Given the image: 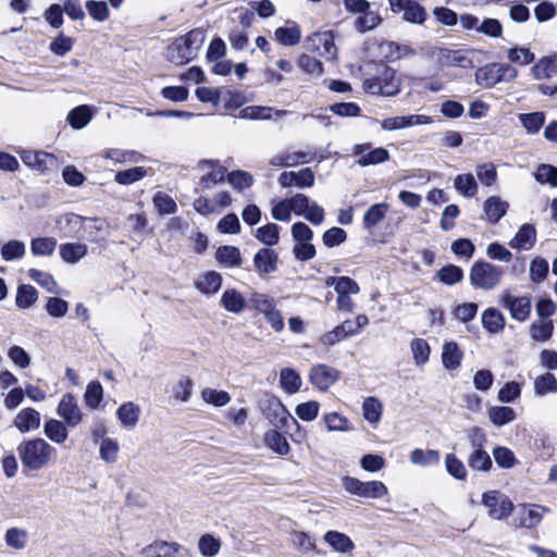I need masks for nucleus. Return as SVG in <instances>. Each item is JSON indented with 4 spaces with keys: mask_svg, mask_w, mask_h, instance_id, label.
<instances>
[{
    "mask_svg": "<svg viewBox=\"0 0 557 557\" xmlns=\"http://www.w3.org/2000/svg\"><path fill=\"white\" fill-rule=\"evenodd\" d=\"M536 182L557 187V166L552 164H540L534 173Z\"/></svg>",
    "mask_w": 557,
    "mask_h": 557,
    "instance_id": "53",
    "label": "nucleus"
},
{
    "mask_svg": "<svg viewBox=\"0 0 557 557\" xmlns=\"http://www.w3.org/2000/svg\"><path fill=\"white\" fill-rule=\"evenodd\" d=\"M278 255L272 248H261L253 257V265L260 276L273 273L277 269Z\"/></svg>",
    "mask_w": 557,
    "mask_h": 557,
    "instance_id": "14",
    "label": "nucleus"
},
{
    "mask_svg": "<svg viewBox=\"0 0 557 557\" xmlns=\"http://www.w3.org/2000/svg\"><path fill=\"white\" fill-rule=\"evenodd\" d=\"M323 539L335 552L341 554L351 553L356 547L348 535L338 531L330 530Z\"/></svg>",
    "mask_w": 557,
    "mask_h": 557,
    "instance_id": "21",
    "label": "nucleus"
},
{
    "mask_svg": "<svg viewBox=\"0 0 557 557\" xmlns=\"http://www.w3.org/2000/svg\"><path fill=\"white\" fill-rule=\"evenodd\" d=\"M343 486L346 492L364 498H382L387 494V487L381 481L362 482L357 478L345 476Z\"/></svg>",
    "mask_w": 557,
    "mask_h": 557,
    "instance_id": "6",
    "label": "nucleus"
},
{
    "mask_svg": "<svg viewBox=\"0 0 557 557\" xmlns=\"http://www.w3.org/2000/svg\"><path fill=\"white\" fill-rule=\"evenodd\" d=\"M44 433L55 444L64 443L69 436L66 425L62 421L52 418L45 422Z\"/></svg>",
    "mask_w": 557,
    "mask_h": 557,
    "instance_id": "26",
    "label": "nucleus"
},
{
    "mask_svg": "<svg viewBox=\"0 0 557 557\" xmlns=\"http://www.w3.org/2000/svg\"><path fill=\"white\" fill-rule=\"evenodd\" d=\"M103 396V388L100 382L98 381H91L87 387L84 395V399L86 405L91 408L96 409L99 407Z\"/></svg>",
    "mask_w": 557,
    "mask_h": 557,
    "instance_id": "58",
    "label": "nucleus"
},
{
    "mask_svg": "<svg viewBox=\"0 0 557 557\" xmlns=\"http://www.w3.org/2000/svg\"><path fill=\"white\" fill-rule=\"evenodd\" d=\"M503 306L510 311L511 317L517 321H525L531 312V299L528 296H512L505 294L502 299Z\"/></svg>",
    "mask_w": 557,
    "mask_h": 557,
    "instance_id": "13",
    "label": "nucleus"
},
{
    "mask_svg": "<svg viewBox=\"0 0 557 557\" xmlns=\"http://www.w3.org/2000/svg\"><path fill=\"white\" fill-rule=\"evenodd\" d=\"M436 277L445 285H455L462 281L463 271L458 265L447 264L437 271Z\"/></svg>",
    "mask_w": 557,
    "mask_h": 557,
    "instance_id": "41",
    "label": "nucleus"
},
{
    "mask_svg": "<svg viewBox=\"0 0 557 557\" xmlns=\"http://www.w3.org/2000/svg\"><path fill=\"white\" fill-rule=\"evenodd\" d=\"M554 333V324L552 321H540L534 322L530 326L531 337L536 341L544 343L548 341Z\"/></svg>",
    "mask_w": 557,
    "mask_h": 557,
    "instance_id": "52",
    "label": "nucleus"
},
{
    "mask_svg": "<svg viewBox=\"0 0 557 557\" xmlns=\"http://www.w3.org/2000/svg\"><path fill=\"white\" fill-rule=\"evenodd\" d=\"M454 187L459 194L467 198H471L478 193L476 181L470 173L457 175L454 180Z\"/></svg>",
    "mask_w": 557,
    "mask_h": 557,
    "instance_id": "31",
    "label": "nucleus"
},
{
    "mask_svg": "<svg viewBox=\"0 0 557 557\" xmlns=\"http://www.w3.org/2000/svg\"><path fill=\"white\" fill-rule=\"evenodd\" d=\"M0 252L2 259L10 262L22 259L25 256L26 247L22 240L11 239L2 245Z\"/></svg>",
    "mask_w": 557,
    "mask_h": 557,
    "instance_id": "33",
    "label": "nucleus"
},
{
    "mask_svg": "<svg viewBox=\"0 0 557 557\" xmlns=\"http://www.w3.org/2000/svg\"><path fill=\"white\" fill-rule=\"evenodd\" d=\"M468 466L474 471L487 472L492 468V459L488 453L483 450H472L467 459Z\"/></svg>",
    "mask_w": 557,
    "mask_h": 557,
    "instance_id": "40",
    "label": "nucleus"
},
{
    "mask_svg": "<svg viewBox=\"0 0 557 557\" xmlns=\"http://www.w3.org/2000/svg\"><path fill=\"white\" fill-rule=\"evenodd\" d=\"M476 83L485 88H491L499 83V76L495 63L486 65L475 73Z\"/></svg>",
    "mask_w": 557,
    "mask_h": 557,
    "instance_id": "47",
    "label": "nucleus"
},
{
    "mask_svg": "<svg viewBox=\"0 0 557 557\" xmlns=\"http://www.w3.org/2000/svg\"><path fill=\"white\" fill-rule=\"evenodd\" d=\"M40 413L34 408L22 409L14 418V426L22 433L37 430L40 426Z\"/></svg>",
    "mask_w": 557,
    "mask_h": 557,
    "instance_id": "18",
    "label": "nucleus"
},
{
    "mask_svg": "<svg viewBox=\"0 0 557 557\" xmlns=\"http://www.w3.org/2000/svg\"><path fill=\"white\" fill-rule=\"evenodd\" d=\"M482 325L491 334H497L505 327L503 313L495 308H487L482 313Z\"/></svg>",
    "mask_w": 557,
    "mask_h": 557,
    "instance_id": "25",
    "label": "nucleus"
},
{
    "mask_svg": "<svg viewBox=\"0 0 557 557\" xmlns=\"http://www.w3.org/2000/svg\"><path fill=\"white\" fill-rule=\"evenodd\" d=\"M363 89L370 95L396 96L400 91V79L394 69L381 64L373 77L364 79Z\"/></svg>",
    "mask_w": 557,
    "mask_h": 557,
    "instance_id": "4",
    "label": "nucleus"
},
{
    "mask_svg": "<svg viewBox=\"0 0 557 557\" xmlns=\"http://www.w3.org/2000/svg\"><path fill=\"white\" fill-rule=\"evenodd\" d=\"M488 418L496 426H503L516 419V412L511 407L494 406L488 409Z\"/></svg>",
    "mask_w": 557,
    "mask_h": 557,
    "instance_id": "34",
    "label": "nucleus"
},
{
    "mask_svg": "<svg viewBox=\"0 0 557 557\" xmlns=\"http://www.w3.org/2000/svg\"><path fill=\"white\" fill-rule=\"evenodd\" d=\"M508 203L497 196L488 197L483 205V211L490 223L496 224L506 214Z\"/></svg>",
    "mask_w": 557,
    "mask_h": 557,
    "instance_id": "22",
    "label": "nucleus"
},
{
    "mask_svg": "<svg viewBox=\"0 0 557 557\" xmlns=\"http://www.w3.org/2000/svg\"><path fill=\"white\" fill-rule=\"evenodd\" d=\"M347 239V233L342 227L333 226L326 230L322 235V242L325 247L333 248L339 246Z\"/></svg>",
    "mask_w": 557,
    "mask_h": 557,
    "instance_id": "64",
    "label": "nucleus"
},
{
    "mask_svg": "<svg viewBox=\"0 0 557 557\" xmlns=\"http://www.w3.org/2000/svg\"><path fill=\"white\" fill-rule=\"evenodd\" d=\"M147 175V170L143 166H135L115 173L114 181L120 185H131L143 180Z\"/></svg>",
    "mask_w": 557,
    "mask_h": 557,
    "instance_id": "44",
    "label": "nucleus"
},
{
    "mask_svg": "<svg viewBox=\"0 0 557 557\" xmlns=\"http://www.w3.org/2000/svg\"><path fill=\"white\" fill-rule=\"evenodd\" d=\"M305 46L309 51L318 52L319 55L327 60L336 58L337 49L334 44V35L332 32H319L307 37Z\"/></svg>",
    "mask_w": 557,
    "mask_h": 557,
    "instance_id": "8",
    "label": "nucleus"
},
{
    "mask_svg": "<svg viewBox=\"0 0 557 557\" xmlns=\"http://www.w3.org/2000/svg\"><path fill=\"white\" fill-rule=\"evenodd\" d=\"M28 276L48 293L58 294V284L51 274L37 269H29Z\"/></svg>",
    "mask_w": 557,
    "mask_h": 557,
    "instance_id": "49",
    "label": "nucleus"
},
{
    "mask_svg": "<svg viewBox=\"0 0 557 557\" xmlns=\"http://www.w3.org/2000/svg\"><path fill=\"white\" fill-rule=\"evenodd\" d=\"M542 519L543 516L537 509L524 505L519 516L515 519V524L516 527L532 529L539 525Z\"/></svg>",
    "mask_w": 557,
    "mask_h": 557,
    "instance_id": "30",
    "label": "nucleus"
},
{
    "mask_svg": "<svg viewBox=\"0 0 557 557\" xmlns=\"http://www.w3.org/2000/svg\"><path fill=\"white\" fill-rule=\"evenodd\" d=\"M259 408L263 417L269 420L275 429L287 430L289 428V423L294 424L297 428L296 437L293 436L295 442H300L305 437L300 432V424L298 421L289 413L277 397L265 394L259 400Z\"/></svg>",
    "mask_w": 557,
    "mask_h": 557,
    "instance_id": "3",
    "label": "nucleus"
},
{
    "mask_svg": "<svg viewBox=\"0 0 557 557\" xmlns=\"http://www.w3.org/2000/svg\"><path fill=\"white\" fill-rule=\"evenodd\" d=\"M205 39L206 33L203 29H191L168 46L165 58L174 64H186L197 57Z\"/></svg>",
    "mask_w": 557,
    "mask_h": 557,
    "instance_id": "2",
    "label": "nucleus"
},
{
    "mask_svg": "<svg viewBox=\"0 0 557 557\" xmlns=\"http://www.w3.org/2000/svg\"><path fill=\"white\" fill-rule=\"evenodd\" d=\"M382 22L381 16L373 11H366L355 20V28L363 34L375 28Z\"/></svg>",
    "mask_w": 557,
    "mask_h": 557,
    "instance_id": "45",
    "label": "nucleus"
},
{
    "mask_svg": "<svg viewBox=\"0 0 557 557\" xmlns=\"http://www.w3.org/2000/svg\"><path fill=\"white\" fill-rule=\"evenodd\" d=\"M436 61L442 66H459L462 69L470 67L472 61L461 50H450L447 48H441L435 53Z\"/></svg>",
    "mask_w": 557,
    "mask_h": 557,
    "instance_id": "15",
    "label": "nucleus"
},
{
    "mask_svg": "<svg viewBox=\"0 0 557 557\" xmlns=\"http://www.w3.org/2000/svg\"><path fill=\"white\" fill-rule=\"evenodd\" d=\"M298 67L315 77H319L323 73V65L321 61L309 54H301L297 60Z\"/></svg>",
    "mask_w": 557,
    "mask_h": 557,
    "instance_id": "62",
    "label": "nucleus"
},
{
    "mask_svg": "<svg viewBox=\"0 0 557 557\" xmlns=\"http://www.w3.org/2000/svg\"><path fill=\"white\" fill-rule=\"evenodd\" d=\"M264 443L272 451L280 456L287 455L290 449L286 437L276 429L265 433Z\"/></svg>",
    "mask_w": 557,
    "mask_h": 557,
    "instance_id": "29",
    "label": "nucleus"
},
{
    "mask_svg": "<svg viewBox=\"0 0 557 557\" xmlns=\"http://www.w3.org/2000/svg\"><path fill=\"white\" fill-rule=\"evenodd\" d=\"M91 119L90 109L87 106H78L72 109L67 115V121L73 128L81 129L85 127Z\"/></svg>",
    "mask_w": 557,
    "mask_h": 557,
    "instance_id": "42",
    "label": "nucleus"
},
{
    "mask_svg": "<svg viewBox=\"0 0 557 557\" xmlns=\"http://www.w3.org/2000/svg\"><path fill=\"white\" fill-rule=\"evenodd\" d=\"M352 154L359 157L356 163L362 168L376 165L389 159L387 149L383 147L372 149L370 143L356 144L352 148Z\"/></svg>",
    "mask_w": 557,
    "mask_h": 557,
    "instance_id": "9",
    "label": "nucleus"
},
{
    "mask_svg": "<svg viewBox=\"0 0 557 557\" xmlns=\"http://www.w3.org/2000/svg\"><path fill=\"white\" fill-rule=\"evenodd\" d=\"M363 417L370 423H376L381 419L382 404L375 397H368L362 404Z\"/></svg>",
    "mask_w": 557,
    "mask_h": 557,
    "instance_id": "59",
    "label": "nucleus"
},
{
    "mask_svg": "<svg viewBox=\"0 0 557 557\" xmlns=\"http://www.w3.org/2000/svg\"><path fill=\"white\" fill-rule=\"evenodd\" d=\"M221 306L228 312L238 314L246 308L245 297L235 288H227L221 296Z\"/></svg>",
    "mask_w": 557,
    "mask_h": 557,
    "instance_id": "20",
    "label": "nucleus"
},
{
    "mask_svg": "<svg viewBox=\"0 0 557 557\" xmlns=\"http://www.w3.org/2000/svg\"><path fill=\"white\" fill-rule=\"evenodd\" d=\"M440 453L434 449L423 450L420 448H416L409 455L410 462L421 467L437 465L440 462Z\"/></svg>",
    "mask_w": 557,
    "mask_h": 557,
    "instance_id": "32",
    "label": "nucleus"
},
{
    "mask_svg": "<svg viewBox=\"0 0 557 557\" xmlns=\"http://www.w3.org/2000/svg\"><path fill=\"white\" fill-rule=\"evenodd\" d=\"M57 245L53 237H37L30 242V251L37 257H48L54 252Z\"/></svg>",
    "mask_w": 557,
    "mask_h": 557,
    "instance_id": "35",
    "label": "nucleus"
},
{
    "mask_svg": "<svg viewBox=\"0 0 557 557\" xmlns=\"http://www.w3.org/2000/svg\"><path fill=\"white\" fill-rule=\"evenodd\" d=\"M27 532L18 528H10L4 535L5 544L14 549H23L27 544Z\"/></svg>",
    "mask_w": 557,
    "mask_h": 557,
    "instance_id": "55",
    "label": "nucleus"
},
{
    "mask_svg": "<svg viewBox=\"0 0 557 557\" xmlns=\"http://www.w3.org/2000/svg\"><path fill=\"white\" fill-rule=\"evenodd\" d=\"M519 120L528 133L536 134L545 123V114L543 112L521 113Z\"/></svg>",
    "mask_w": 557,
    "mask_h": 557,
    "instance_id": "46",
    "label": "nucleus"
},
{
    "mask_svg": "<svg viewBox=\"0 0 557 557\" xmlns=\"http://www.w3.org/2000/svg\"><path fill=\"white\" fill-rule=\"evenodd\" d=\"M403 11L404 20L409 23L422 24L426 18L425 9L416 1L406 2Z\"/></svg>",
    "mask_w": 557,
    "mask_h": 557,
    "instance_id": "51",
    "label": "nucleus"
},
{
    "mask_svg": "<svg viewBox=\"0 0 557 557\" xmlns=\"http://www.w3.org/2000/svg\"><path fill=\"white\" fill-rule=\"evenodd\" d=\"M504 273L503 267L479 260L470 269V283L475 288L491 290L499 284Z\"/></svg>",
    "mask_w": 557,
    "mask_h": 557,
    "instance_id": "5",
    "label": "nucleus"
},
{
    "mask_svg": "<svg viewBox=\"0 0 557 557\" xmlns=\"http://www.w3.org/2000/svg\"><path fill=\"white\" fill-rule=\"evenodd\" d=\"M549 265L547 260L542 257H535L530 263V280L539 284L547 277Z\"/></svg>",
    "mask_w": 557,
    "mask_h": 557,
    "instance_id": "50",
    "label": "nucleus"
},
{
    "mask_svg": "<svg viewBox=\"0 0 557 557\" xmlns=\"http://www.w3.org/2000/svg\"><path fill=\"white\" fill-rule=\"evenodd\" d=\"M536 242V230L534 225L525 223L521 225L509 246L517 250H530Z\"/></svg>",
    "mask_w": 557,
    "mask_h": 557,
    "instance_id": "16",
    "label": "nucleus"
},
{
    "mask_svg": "<svg viewBox=\"0 0 557 557\" xmlns=\"http://www.w3.org/2000/svg\"><path fill=\"white\" fill-rule=\"evenodd\" d=\"M61 259L70 264L81 261L88 252V247L82 243H65L60 245Z\"/></svg>",
    "mask_w": 557,
    "mask_h": 557,
    "instance_id": "23",
    "label": "nucleus"
},
{
    "mask_svg": "<svg viewBox=\"0 0 557 557\" xmlns=\"http://www.w3.org/2000/svg\"><path fill=\"white\" fill-rule=\"evenodd\" d=\"M57 414L61 417L66 425L76 426L83 420V413L78 407L75 396L71 393L64 394L57 408Z\"/></svg>",
    "mask_w": 557,
    "mask_h": 557,
    "instance_id": "11",
    "label": "nucleus"
},
{
    "mask_svg": "<svg viewBox=\"0 0 557 557\" xmlns=\"http://www.w3.org/2000/svg\"><path fill=\"white\" fill-rule=\"evenodd\" d=\"M249 302L256 311L263 315L276 307L274 298L262 293H252L249 297Z\"/></svg>",
    "mask_w": 557,
    "mask_h": 557,
    "instance_id": "54",
    "label": "nucleus"
},
{
    "mask_svg": "<svg viewBox=\"0 0 557 557\" xmlns=\"http://www.w3.org/2000/svg\"><path fill=\"white\" fill-rule=\"evenodd\" d=\"M143 557H189L188 550L176 542L156 541L143 549Z\"/></svg>",
    "mask_w": 557,
    "mask_h": 557,
    "instance_id": "10",
    "label": "nucleus"
},
{
    "mask_svg": "<svg viewBox=\"0 0 557 557\" xmlns=\"http://www.w3.org/2000/svg\"><path fill=\"white\" fill-rule=\"evenodd\" d=\"M139 406L132 401L122 404L116 410L117 419L120 420L121 424L127 429L135 428L139 420Z\"/></svg>",
    "mask_w": 557,
    "mask_h": 557,
    "instance_id": "24",
    "label": "nucleus"
},
{
    "mask_svg": "<svg viewBox=\"0 0 557 557\" xmlns=\"http://www.w3.org/2000/svg\"><path fill=\"white\" fill-rule=\"evenodd\" d=\"M382 49L385 51L386 58L392 61L416 54V51L411 47L407 45H399L394 41H388L385 45H382Z\"/></svg>",
    "mask_w": 557,
    "mask_h": 557,
    "instance_id": "56",
    "label": "nucleus"
},
{
    "mask_svg": "<svg viewBox=\"0 0 557 557\" xmlns=\"http://www.w3.org/2000/svg\"><path fill=\"white\" fill-rule=\"evenodd\" d=\"M557 391V380L552 373L540 375L534 381V392L539 396Z\"/></svg>",
    "mask_w": 557,
    "mask_h": 557,
    "instance_id": "60",
    "label": "nucleus"
},
{
    "mask_svg": "<svg viewBox=\"0 0 557 557\" xmlns=\"http://www.w3.org/2000/svg\"><path fill=\"white\" fill-rule=\"evenodd\" d=\"M463 352L456 342H445L442 348V363L446 370H456L460 367Z\"/></svg>",
    "mask_w": 557,
    "mask_h": 557,
    "instance_id": "19",
    "label": "nucleus"
},
{
    "mask_svg": "<svg viewBox=\"0 0 557 557\" xmlns=\"http://www.w3.org/2000/svg\"><path fill=\"white\" fill-rule=\"evenodd\" d=\"M255 237L269 247L274 246L280 240V227L275 223H268L256 230Z\"/></svg>",
    "mask_w": 557,
    "mask_h": 557,
    "instance_id": "36",
    "label": "nucleus"
},
{
    "mask_svg": "<svg viewBox=\"0 0 557 557\" xmlns=\"http://www.w3.org/2000/svg\"><path fill=\"white\" fill-rule=\"evenodd\" d=\"M482 504L487 508L488 517L504 520L513 511V504L508 496L499 491H488L482 495Z\"/></svg>",
    "mask_w": 557,
    "mask_h": 557,
    "instance_id": "7",
    "label": "nucleus"
},
{
    "mask_svg": "<svg viewBox=\"0 0 557 557\" xmlns=\"http://www.w3.org/2000/svg\"><path fill=\"white\" fill-rule=\"evenodd\" d=\"M507 59L511 63H516L519 65H528L532 63L535 59L533 52L525 47L511 48L507 51Z\"/></svg>",
    "mask_w": 557,
    "mask_h": 557,
    "instance_id": "63",
    "label": "nucleus"
},
{
    "mask_svg": "<svg viewBox=\"0 0 557 557\" xmlns=\"http://www.w3.org/2000/svg\"><path fill=\"white\" fill-rule=\"evenodd\" d=\"M389 206L386 202H380L370 206L364 212L362 224L367 230H371L383 221L388 212Z\"/></svg>",
    "mask_w": 557,
    "mask_h": 557,
    "instance_id": "27",
    "label": "nucleus"
},
{
    "mask_svg": "<svg viewBox=\"0 0 557 557\" xmlns=\"http://www.w3.org/2000/svg\"><path fill=\"white\" fill-rule=\"evenodd\" d=\"M16 450L22 466L30 471H39L47 467L57 454L53 446L39 437L22 441Z\"/></svg>",
    "mask_w": 557,
    "mask_h": 557,
    "instance_id": "1",
    "label": "nucleus"
},
{
    "mask_svg": "<svg viewBox=\"0 0 557 557\" xmlns=\"http://www.w3.org/2000/svg\"><path fill=\"white\" fill-rule=\"evenodd\" d=\"M410 348L417 366H423L429 361L431 348L425 339L414 338L410 344Z\"/></svg>",
    "mask_w": 557,
    "mask_h": 557,
    "instance_id": "48",
    "label": "nucleus"
},
{
    "mask_svg": "<svg viewBox=\"0 0 557 557\" xmlns=\"http://www.w3.org/2000/svg\"><path fill=\"white\" fill-rule=\"evenodd\" d=\"M203 401L213 405L214 407H223L231 401V396L225 391H216L214 388H203L201 392Z\"/></svg>",
    "mask_w": 557,
    "mask_h": 557,
    "instance_id": "61",
    "label": "nucleus"
},
{
    "mask_svg": "<svg viewBox=\"0 0 557 557\" xmlns=\"http://www.w3.org/2000/svg\"><path fill=\"white\" fill-rule=\"evenodd\" d=\"M339 377V372L326 364H317L311 368L309 380L313 386L322 392H325L333 385Z\"/></svg>",
    "mask_w": 557,
    "mask_h": 557,
    "instance_id": "12",
    "label": "nucleus"
},
{
    "mask_svg": "<svg viewBox=\"0 0 557 557\" xmlns=\"http://www.w3.org/2000/svg\"><path fill=\"white\" fill-rule=\"evenodd\" d=\"M215 259L219 263L228 268H236L242 264L240 250L235 246H221L215 252Z\"/></svg>",
    "mask_w": 557,
    "mask_h": 557,
    "instance_id": "28",
    "label": "nucleus"
},
{
    "mask_svg": "<svg viewBox=\"0 0 557 557\" xmlns=\"http://www.w3.org/2000/svg\"><path fill=\"white\" fill-rule=\"evenodd\" d=\"M280 384L286 393L294 394L299 391L301 379L295 370L284 368L280 373Z\"/></svg>",
    "mask_w": 557,
    "mask_h": 557,
    "instance_id": "38",
    "label": "nucleus"
},
{
    "mask_svg": "<svg viewBox=\"0 0 557 557\" xmlns=\"http://www.w3.org/2000/svg\"><path fill=\"white\" fill-rule=\"evenodd\" d=\"M222 275L216 271H208L195 281V287L206 296L215 295L222 286Z\"/></svg>",
    "mask_w": 557,
    "mask_h": 557,
    "instance_id": "17",
    "label": "nucleus"
},
{
    "mask_svg": "<svg viewBox=\"0 0 557 557\" xmlns=\"http://www.w3.org/2000/svg\"><path fill=\"white\" fill-rule=\"evenodd\" d=\"M535 79H547L557 74V63L550 58L540 59L532 67Z\"/></svg>",
    "mask_w": 557,
    "mask_h": 557,
    "instance_id": "39",
    "label": "nucleus"
},
{
    "mask_svg": "<svg viewBox=\"0 0 557 557\" xmlns=\"http://www.w3.org/2000/svg\"><path fill=\"white\" fill-rule=\"evenodd\" d=\"M198 548L202 556L213 557L218 555L221 548V542L219 539L207 533L200 536L198 542Z\"/></svg>",
    "mask_w": 557,
    "mask_h": 557,
    "instance_id": "57",
    "label": "nucleus"
},
{
    "mask_svg": "<svg viewBox=\"0 0 557 557\" xmlns=\"http://www.w3.org/2000/svg\"><path fill=\"white\" fill-rule=\"evenodd\" d=\"M38 293L32 285H20L16 292L15 302L18 308L26 309L36 302Z\"/></svg>",
    "mask_w": 557,
    "mask_h": 557,
    "instance_id": "43",
    "label": "nucleus"
},
{
    "mask_svg": "<svg viewBox=\"0 0 557 557\" xmlns=\"http://www.w3.org/2000/svg\"><path fill=\"white\" fill-rule=\"evenodd\" d=\"M275 39L283 46H295L300 41L301 32L298 25L278 27L275 29Z\"/></svg>",
    "mask_w": 557,
    "mask_h": 557,
    "instance_id": "37",
    "label": "nucleus"
}]
</instances>
